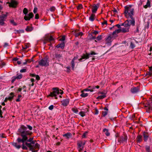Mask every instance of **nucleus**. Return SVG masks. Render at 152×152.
<instances>
[{"mask_svg":"<svg viewBox=\"0 0 152 152\" xmlns=\"http://www.w3.org/2000/svg\"><path fill=\"white\" fill-rule=\"evenodd\" d=\"M18 134L21 136L22 138L18 137L17 141L19 143L20 142L23 143L22 148L23 150H27L28 148L29 150L32 152H37L39 149V145L38 143H35L36 141L33 140V138L30 137L28 139L32 134L31 132L27 130V127L22 125L18 129Z\"/></svg>","mask_w":152,"mask_h":152,"instance_id":"obj_1","label":"nucleus"},{"mask_svg":"<svg viewBox=\"0 0 152 152\" xmlns=\"http://www.w3.org/2000/svg\"><path fill=\"white\" fill-rule=\"evenodd\" d=\"M56 95L55 93L53 91L52 92H51L50 93V94L49 95V96H50L51 97H53V96H56Z\"/></svg>","mask_w":152,"mask_h":152,"instance_id":"obj_31","label":"nucleus"},{"mask_svg":"<svg viewBox=\"0 0 152 152\" xmlns=\"http://www.w3.org/2000/svg\"><path fill=\"white\" fill-rule=\"evenodd\" d=\"M9 4V6L15 8L18 4V2L14 0H11L10 2L8 3Z\"/></svg>","mask_w":152,"mask_h":152,"instance_id":"obj_10","label":"nucleus"},{"mask_svg":"<svg viewBox=\"0 0 152 152\" xmlns=\"http://www.w3.org/2000/svg\"><path fill=\"white\" fill-rule=\"evenodd\" d=\"M99 5L100 4L98 3L96 4H94L92 5H90V7H92V12L93 13H96Z\"/></svg>","mask_w":152,"mask_h":152,"instance_id":"obj_7","label":"nucleus"},{"mask_svg":"<svg viewBox=\"0 0 152 152\" xmlns=\"http://www.w3.org/2000/svg\"><path fill=\"white\" fill-rule=\"evenodd\" d=\"M12 145L18 149H19L21 147V146L17 142H13L12 143Z\"/></svg>","mask_w":152,"mask_h":152,"instance_id":"obj_20","label":"nucleus"},{"mask_svg":"<svg viewBox=\"0 0 152 152\" xmlns=\"http://www.w3.org/2000/svg\"><path fill=\"white\" fill-rule=\"evenodd\" d=\"M65 46V44L64 42L62 43L61 44H59L56 46L57 48H61V49H63L64 48Z\"/></svg>","mask_w":152,"mask_h":152,"instance_id":"obj_21","label":"nucleus"},{"mask_svg":"<svg viewBox=\"0 0 152 152\" xmlns=\"http://www.w3.org/2000/svg\"><path fill=\"white\" fill-rule=\"evenodd\" d=\"M10 23L14 26H16L17 23L15 22L14 20H10Z\"/></svg>","mask_w":152,"mask_h":152,"instance_id":"obj_41","label":"nucleus"},{"mask_svg":"<svg viewBox=\"0 0 152 152\" xmlns=\"http://www.w3.org/2000/svg\"><path fill=\"white\" fill-rule=\"evenodd\" d=\"M39 18V15L38 14H36L35 15V19H38Z\"/></svg>","mask_w":152,"mask_h":152,"instance_id":"obj_57","label":"nucleus"},{"mask_svg":"<svg viewBox=\"0 0 152 152\" xmlns=\"http://www.w3.org/2000/svg\"><path fill=\"white\" fill-rule=\"evenodd\" d=\"M134 10L130 6H126L125 7V11L124 13L125 16L127 18L132 19Z\"/></svg>","mask_w":152,"mask_h":152,"instance_id":"obj_2","label":"nucleus"},{"mask_svg":"<svg viewBox=\"0 0 152 152\" xmlns=\"http://www.w3.org/2000/svg\"><path fill=\"white\" fill-rule=\"evenodd\" d=\"M72 134L69 132H68L63 135V136L66 137V138L68 139L71 136Z\"/></svg>","mask_w":152,"mask_h":152,"instance_id":"obj_18","label":"nucleus"},{"mask_svg":"<svg viewBox=\"0 0 152 152\" xmlns=\"http://www.w3.org/2000/svg\"><path fill=\"white\" fill-rule=\"evenodd\" d=\"M67 69V72H69L70 71V67L69 66H68L66 67Z\"/></svg>","mask_w":152,"mask_h":152,"instance_id":"obj_55","label":"nucleus"},{"mask_svg":"<svg viewBox=\"0 0 152 152\" xmlns=\"http://www.w3.org/2000/svg\"><path fill=\"white\" fill-rule=\"evenodd\" d=\"M2 111L0 109V117L1 118H3V116L2 115Z\"/></svg>","mask_w":152,"mask_h":152,"instance_id":"obj_62","label":"nucleus"},{"mask_svg":"<svg viewBox=\"0 0 152 152\" xmlns=\"http://www.w3.org/2000/svg\"><path fill=\"white\" fill-rule=\"evenodd\" d=\"M17 79L16 77H13L12 78V80L11 81V82L12 83H13L15 81L16 79Z\"/></svg>","mask_w":152,"mask_h":152,"instance_id":"obj_47","label":"nucleus"},{"mask_svg":"<svg viewBox=\"0 0 152 152\" xmlns=\"http://www.w3.org/2000/svg\"><path fill=\"white\" fill-rule=\"evenodd\" d=\"M9 45V44L8 43H7V42H5L4 43V45L3 46V47H4V48H6L7 46H8Z\"/></svg>","mask_w":152,"mask_h":152,"instance_id":"obj_56","label":"nucleus"},{"mask_svg":"<svg viewBox=\"0 0 152 152\" xmlns=\"http://www.w3.org/2000/svg\"><path fill=\"white\" fill-rule=\"evenodd\" d=\"M95 15L92 13L89 18V20L91 21H94L95 19Z\"/></svg>","mask_w":152,"mask_h":152,"instance_id":"obj_22","label":"nucleus"},{"mask_svg":"<svg viewBox=\"0 0 152 152\" xmlns=\"http://www.w3.org/2000/svg\"><path fill=\"white\" fill-rule=\"evenodd\" d=\"M78 9H81L83 8V6L82 4H80L77 7Z\"/></svg>","mask_w":152,"mask_h":152,"instance_id":"obj_60","label":"nucleus"},{"mask_svg":"<svg viewBox=\"0 0 152 152\" xmlns=\"http://www.w3.org/2000/svg\"><path fill=\"white\" fill-rule=\"evenodd\" d=\"M86 112L84 111H81L80 112L79 114L82 117H83L86 115Z\"/></svg>","mask_w":152,"mask_h":152,"instance_id":"obj_28","label":"nucleus"},{"mask_svg":"<svg viewBox=\"0 0 152 152\" xmlns=\"http://www.w3.org/2000/svg\"><path fill=\"white\" fill-rule=\"evenodd\" d=\"M26 126V127H27L30 130H32L33 128L31 126L28 125H27Z\"/></svg>","mask_w":152,"mask_h":152,"instance_id":"obj_45","label":"nucleus"},{"mask_svg":"<svg viewBox=\"0 0 152 152\" xmlns=\"http://www.w3.org/2000/svg\"><path fill=\"white\" fill-rule=\"evenodd\" d=\"M26 70L25 69H23L20 70V72L21 73L26 72Z\"/></svg>","mask_w":152,"mask_h":152,"instance_id":"obj_53","label":"nucleus"},{"mask_svg":"<svg viewBox=\"0 0 152 152\" xmlns=\"http://www.w3.org/2000/svg\"><path fill=\"white\" fill-rule=\"evenodd\" d=\"M69 99H65L61 101L62 104L64 106H66L69 104Z\"/></svg>","mask_w":152,"mask_h":152,"instance_id":"obj_11","label":"nucleus"},{"mask_svg":"<svg viewBox=\"0 0 152 152\" xmlns=\"http://www.w3.org/2000/svg\"><path fill=\"white\" fill-rule=\"evenodd\" d=\"M6 64L5 62H3L2 60H1L0 61V66L1 67L5 66Z\"/></svg>","mask_w":152,"mask_h":152,"instance_id":"obj_33","label":"nucleus"},{"mask_svg":"<svg viewBox=\"0 0 152 152\" xmlns=\"http://www.w3.org/2000/svg\"><path fill=\"white\" fill-rule=\"evenodd\" d=\"M121 26H124V23H122L121 25H120L119 24H116L115 25V26L117 27L118 28H119V29H120V28H121Z\"/></svg>","mask_w":152,"mask_h":152,"instance_id":"obj_46","label":"nucleus"},{"mask_svg":"<svg viewBox=\"0 0 152 152\" xmlns=\"http://www.w3.org/2000/svg\"><path fill=\"white\" fill-rule=\"evenodd\" d=\"M77 58V57H74L72 60L71 61V66L72 70H74V69L75 66V61H74Z\"/></svg>","mask_w":152,"mask_h":152,"instance_id":"obj_14","label":"nucleus"},{"mask_svg":"<svg viewBox=\"0 0 152 152\" xmlns=\"http://www.w3.org/2000/svg\"><path fill=\"white\" fill-rule=\"evenodd\" d=\"M44 40H46L47 42H49V37H45L44 39Z\"/></svg>","mask_w":152,"mask_h":152,"instance_id":"obj_54","label":"nucleus"},{"mask_svg":"<svg viewBox=\"0 0 152 152\" xmlns=\"http://www.w3.org/2000/svg\"><path fill=\"white\" fill-rule=\"evenodd\" d=\"M33 27L28 26H27L25 30L27 32H31L33 30Z\"/></svg>","mask_w":152,"mask_h":152,"instance_id":"obj_17","label":"nucleus"},{"mask_svg":"<svg viewBox=\"0 0 152 152\" xmlns=\"http://www.w3.org/2000/svg\"><path fill=\"white\" fill-rule=\"evenodd\" d=\"M151 7L150 2L149 0H148L146 4L144 6V7L145 8H147L148 7Z\"/></svg>","mask_w":152,"mask_h":152,"instance_id":"obj_25","label":"nucleus"},{"mask_svg":"<svg viewBox=\"0 0 152 152\" xmlns=\"http://www.w3.org/2000/svg\"><path fill=\"white\" fill-rule=\"evenodd\" d=\"M134 20H127L124 22V32L129 31V29L131 25H134Z\"/></svg>","mask_w":152,"mask_h":152,"instance_id":"obj_3","label":"nucleus"},{"mask_svg":"<svg viewBox=\"0 0 152 152\" xmlns=\"http://www.w3.org/2000/svg\"><path fill=\"white\" fill-rule=\"evenodd\" d=\"M58 88H53V90L55 92V93L57 95L58 94Z\"/></svg>","mask_w":152,"mask_h":152,"instance_id":"obj_30","label":"nucleus"},{"mask_svg":"<svg viewBox=\"0 0 152 152\" xmlns=\"http://www.w3.org/2000/svg\"><path fill=\"white\" fill-rule=\"evenodd\" d=\"M97 54V53L93 51H91L90 53H86V54H83L81 58L79 59V60L80 61L84 59H88L89 58L90 55H95Z\"/></svg>","mask_w":152,"mask_h":152,"instance_id":"obj_6","label":"nucleus"},{"mask_svg":"<svg viewBox=\"0 0 152 152\" xmlns=\"http://www.w3.org/2000/svg\"><path fill=\"white\" fill-rule=\"evenodd\" d=\"M65 36H63L62 37H61V40L62 41H64L65 40Z\"/></svg>","mask_w":152,"mask_h":152,"instance_id":"obj_63","label":"nucleus"},{"mask_svg":"<svg viewBox=\"0 0 152 152\" xmlns=\"http://www.w3.org/2000/svg\"><path fill=\"white\" fill-rule=\"evenodd\" d=\"M106 95L105 94H104L103 95H101V96H98L97 97L96 99H103L105 98L106 97Z\"/></svg>","mask_w":152,"mask_h":152,"instance_id":"obj_32","label":"nucleus"},{"mask_svg":"<svg viewBox=\"0 0 152 152\" xmlns=\"http://www.w3.org/2000/svg\"><path fill=\"white\" fill-rule=\"evenodd\" d=\"M112 35L111 36H109L106 39V41L107 43H110L111 42L112 38L113 37Z\"/></svg>","mask_w":152,"mask_h":152,"instance_id":"obj_19","label":"nucleus"},{"mask_svg":"<svg viewBox=\"0 0 152 152\" xmlns=\"http://www.w3.org/2000/svg\"><path fill=\"white\" fill-rule=\"evenodd\" d=\"M139 90V87H133L131 88V92L133 93H134L138 92Z\"/></svg>","mask_w":152,"mask_h":152,"instance_id":"obj_12","label":"nucleus"},{"mask_svg":"<svg viewBox=\"0 0 152 152\" xmlns=\"http://www.w3.org/2000/svg\"><path fill=\"white\" fill-rule=\"evenodd\" d=\"M102 25H104V24L107 25V22L106 20H104V21L102 23Z\"/></svg>","mask_w":152,"mask_h":152,"instance_id":"obj_58","label":"nucleus"},{"mask_svg":"<svg viewBox=\"0 0 152 152\" xmlns=\"http://www.w3.org/2000/svg\"><path fill=\"white\" fill-rule=\"evenodd\" d=\"M7 17V14H3L0 15V24L3 26L4 24V21Z\"/></svg>","mask_w":152,"mask_h":152,"instance_id":"obj_8","label":"nucleus"},{"mask_svg":"<svg viewBox=\"0 0 152 152\" xmlns=\"http://www.w3.org/2000/svg\"><path fill=\"white\" fill-rule=\"evenodd\" d=\"M103 131L104 132H105V135L107 136H108L110 135V133L108 131V130L106 128H104L103 130Z\"/></svg>","mask_w":152,"mask_h":152,"instance_id":"obj_24","label":"nucleus"},{"mask_svg":"<svg viewBox=\"0 0 152 152\" xmlns=\"http://www.w3.org/2000/svg\"><path fill=\"white\" fill-rule=\"evenodd\" d=\"M17 79H20L22 78V75L20 74L16 77Z\"/></svg>","mask_w":152,"mask_h":152,"instance_id":"obj_48","label":"nucleus"},{"mask_svg":"<svg viewBox=\"0 0 152 152\" xmlns=\"http://www.w3.org/2000/svg\"><path fill=\"white\" fill-rule=\"evenodd\" d=\"M56 9L55 7H54L52 6L50 8V11H54Z\"/></svg>","mask_w":152,"mask_h":152,"instance_id":"obj_42","label":"nucleus"},{"mask_svg":"<svg viewBox=\"0 0 152 152\" xmlns=\"http://www.w3.org/2000/svg\"><path fill=\"white\" fill-rule=\"evenodd\" d=\"M28 12V10L26 8H24L23 10V13L25 15L24 17V19L26 21H29L34 16V15L32 12H30L28 15V16L26 15Z\"/></svg>","mask_w":152,"mask_h":152,"instance_id":"obj_4","label":"nucleus"},{"mask_svg":"<svg viewBox=\"0 0 152 152\" xmlns=\"http://www.w3.org/2000/svg\"><path fill=\"white\" fill-rule=\"evenodd\" d=\"M99 113V111L96 108L95 109V112L94 114L95 115H97Z\"/></svg>","mask_w":152,"mask_h":152,"instance_id":"obj_49","label":"nucleus"},{"mask_svg":"<svg viewBox=\"0 0 152 152\" xmlns=\"http://www.w3.org/2000/svg\"><path fill=\"white\" fill-rule=\"evenodd\" d=\"M83 33L82 32L76 33L75 34V36L76 37H77L80 36H82L83 35Z\"/></svg>","mask_w":152,"mask_h":152,"instance_id":"obj_40","label":"nucleus"},{"mask_svg":"<svg viewBox=\"0 0 152 152\" xmlns=\"http://www.w3.org/2000/svg\"><path fill=\"white\" fill-rule=\"evenodd\" d=\"M49 42H50L51 41L53 40H54L53 38V37L50 36L49 37Z\"/></svg>","mask_w":152,"mask_h":152,"instance_id":"obj_52","label":"nucleus"},{"mask_svg":"<svg viewBox=\"0 0 152 152\" xmlns=\"http://www.w3.org/2000/svg\"><path fill=\"white\" fill-rule=\"evenodd\" d=\"M108 111H103L102 112V115L103 117L105 116L107 114Z\"/></svg>","mask_w":152,"mask_h":152,"instance_id":"obj_38","label":"nucleus"},{"mask_svg":"<svg viewBox=\"0 0 152 152\" xmlns=\"http://www.w3.org/2000/svg\"><path fill=\"white\" fill-rule=\"evenodd\" d=\"M135 46L134 44L132 42H131L130 46V47L132 49H133L135 47Z\"/></svg>","mask_w":152,"mask_h":152,"instance_id":"obj_39","label":"nucleus"},{"mask_svg":"<svg viewBox=\"0 0 152 152\" xmlns=\"http://www.w3.org/2000/svg\"><path fill=\"white\" fill-rule=\"evenodd\" d=\"M149 72H148V74L150 75H152V66H151L149 67Z\"/></svg>","mask_w":152,"mask_h":152,"instance_id":"obj_36","label":"nucleus"},{"mask_svg":"<svg viewBox=\"0 0 152 152\" xmlns=\"http://www.w3.org/2000/svg\"><path fill=\"white\" fill-rule=\"evenodd\" d=\"M72 110L74 113H77L78 112L77 109L76 108H73Z\"/></svg>","mask_w":152,"mask_h":152,"instance_id":"obj_35","label":"nucleus"},{"mask_svg":"<svg viewBox=\"0 0 152 152\" xmlns=\"http://www.w3.org/2000/svg\"><path fill=\"white\" fill-rule=\"evenodd\" d=\"M48 58L46 57L38 61L39 64L41 66H47L49 65Z\"/></svg>","mask_w":152,"mask_h":152,"instance_id":"obj_5","label":"nucleus"},{"mask_svg":"<svg viewBox=\"0 0 152 152\" xmlns=\"http://www.w3.org/2000/svg\"><path fill=\"white\" fill-rule=\"evenodd\" d=\"M96 39L98 41H99V40H101L102 39V35H100L98 36L96 38Z\"/></svg>","mask_w":152,"mask_h":152,"instance_id":"obj_43","label":"nucleus"},{"mask_svg":"<svg viewBox=\"0 0 152 152\" xmlns=\"http://www.w3.org/2000/svg\"><path fill=\"white\" fill-rule=\"evenodd\" d=\"M143 136L145 141H146L149 136L147 132H144L143 133Z\"/></svg>","mask_w":152,"mask_h":152,"instance_id":"obj_16","label":"nucleus"},{"mask_svg":"<svg viewBox=\"0 0 152 152\" xmlns=\"http://www.w3.org/2000/svg\"><path fill=\"white\" fill-rule=\"evenodd\" d=\"M35 77H36V79L37 80H40V78L38 75H36Z\"/></svg>","mask_w":152,"mask_h":152,"instance_id":"obj_59","label":"nucleus"},{"mask_svg":"<svg viewBox=\"0 0 152 152\" xmlns=\"http://www.w3.org/2000/svg\"><path fill=\"white\" fill-rule=\"evenodd\" d=\"M15 34H20V33H23L24 32V31L23 30H15Z\"/></svg>","mask_w":152,"mask_h":152,"instance_id":"obj_27","label":"nucleus"},{"mask_svg":"<svg viewBox=\"0 0 152 152\" xmlns=\"http://www.w3.org/2000/svg\"><path fill=\"white\" fill-rule=\"evenodd\" d=\"M124 32V29H118L117 30H116L115 31H113L112 33V36H113L116 33L118 34L120 32Z\"/></svg>","mask_w":152,"mask_h":152,"instance_id":"obj_13","label":"nucleus"},{"mask_svg":"<svg viewBox=\"0 0 152 152\" xmlns=\"http://www.w3.org/2000/svg\"><path fill=\"white\" fill-rule=\"evenodd\" d=\"M137 141L138 142H140L142 141V137L140 135H139L137 137Z\"/></svg>","mask_w":152,"mask_h":152,"instance_id":"obj_26","label":"nucleus"},{"mask_svg":"<svg viewBox=\"0 0 152 152\" xmlns=\"http://www.w3.org/2000/svg\"><path fill=\"white\" fill-rule=\"evenodd\" d=\"M146 150L147 152H151L150 147L149 146H145Z\"/></svg>","mask_w":152,"mask_h":152,"instance_id":"obj_37","label":"nucleus"},{"mask_svg":"<svg viewBox=\"0 0 152 152\" xmlns=\"http://www.w3.org/2000/svg\"><path fill=\"white\" fill-rule=\"evenodd\" d=\"M99 33V32L97 31H94V32L92 33V34H95V35H96L97 34H98Z\"/></svg>","mask_w":152,"mask_h":152,"instance_id":"obj_64","label":"nucleus"},{"mask_svg":"<svg viewBox=\"0 0 152 152\" xmlns=\"http://www.w3.org/2000/svg\"><path fill=\"white\" fill-rule=\"evenodd\" d=\"M118 141L120 143H123L124 142V139L123 137H120L118 139Z\"/></svg>","mask_w":152,"mask_h":152,"instance_id":"obj_34","label":"nucleus"},{"mask_svg":"<svg viewBox=\"0 0 152 152\" xmlns=\"http://www.w3.org/2000/svg\"><path fill=\"white\" fill-rule=\"evenodd\" d=\"M53 108L54 106L53 105L50 106L48 107V109L50 110H52L53 109Z\"/></svg>","mask_w":152,"mask_h":152,"instance_id":"obj_51","label":"nucleus"},{"mask_svg":"<svg viewBox=\"0 0 152 152\" xmlns=\"http://www.w3.org/2000/svg\"><path fill=\"white\" fill-rule=\"evenodd\" d=\"M85 144V143L81 141H77V145L78 146L77 148L79 151H80L83 150V146Z\"/></svg>","mask_w":152,"mask_h":152,"instance_id":"obj_9","label":"nucleus"},{"mask_svg":"<svg viewBox=\"0 0 152 152\" xmlns=\"http://www.w3.org/2000/svg\"><path fill=\"white\" fill-rule=\"evenodd\" d=\"M63 93H64V92L63 91H62V90H61V89L60 90H59V89H58V94H60L61 95V94H63Z\"/></svg>","mask_w":152,"mask_h":152,"instance_id":"obj_44","label":"nucleus"},{"mask_svg":"<svg viewBox=\"0 0 152 152\" xmlns=\"http://www.w3.org/2000/svg\"><path fill=\"white\" fill-rule=\"evenodd\" d=\"M81 93L82 94L80 95V96H81L82 97H85L87 96L88 95V94L87 93H84L83 92H81Z\"/></svg>","mask_w":152,"mask_h":152,"instance_id":"obj_29","label":"nucleus"},{"mask_svg":"<svg viewBox=\"0 0 152 152\" xmlns=\"http://www.w3.org/2000/svg\"><path fill=\"white\" fill-rule=\"evenodd\" d=\"M37 8L36 7H34L33 10V12L34 13H36L37 12Z\"/></svg>","mask_w":152,"mask_h":152,"instance_id":"obj_50","label":"nucleus"},{"mask_svg":"<svg viewBox=\"0 0 152 152\" xmlns=\"http://www.w3.org/2000/svg\"><path fill=\"white\" fill-rule=\"evenodd\" d=\"M55 58L59 61L60 59L62 58V56L61 54H58V53H56L55 54Z\"/></svg>","mask_w":152,"mask_h":152,"instance_id":"obj_15","label":"nucleus"},{"mask_svg":"<svg viewBox=\"0 0 152 152\" xmlns=\"http://www.w3.org/2000/svg\"><path fill=\"white\" fill-rule=\"evenodd\" d=\"M36 76V75L34 74H31L30 73V76L31 77H35Z\"/></svg>","mask_w":152,"mask_h":152,"instance_id":"obj_61","label":"nucleus"},{"mask_svg":"<svg viewBox=\"0 0 152 152\" xmlns=\"http://www.w3.org/2000/svg\"><path fill=\"white\" fill-rule=\"evenodd\" d=\"M10 95L11 96H10L7 97L8 99V100H10V101H11L14 96V94L13 92H11L10 94Z\"/></svg>","mask_w":152,"mask_h":152,"instance_id":"obj_23","label":"nucleus"}]
</instances>
